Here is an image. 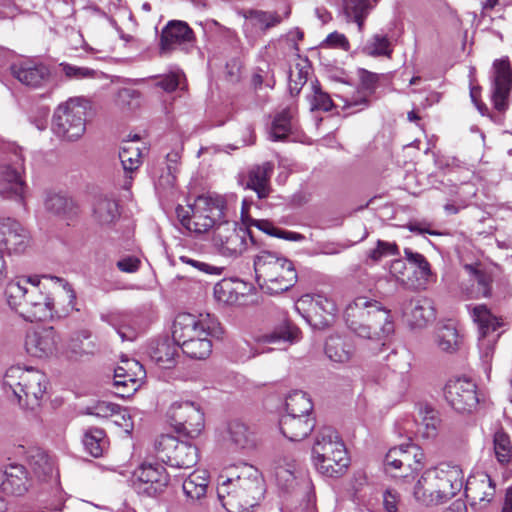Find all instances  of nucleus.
<instances>
[{"mask_svg":"<svg viewBox=\"0 0 512 512\" xmlns=\"http://www.w3.org/2000/svg\"><path fill=\"white\" fill-rule=\"evenodd\" d=\"M464 269L470 276V281H472V285H476V290L471 293L472 298H487L491 296L492 291V276L481 269H478L477 266L472 264H466Z\"/></svg>","mask_w":512,"mask_h":512,"instance_id":"nucleus-44","label":"nucleus"},{"mask_svg":"<svg viewBox=\"0 0 512 512\" xmlns=\"http://www.w3.org/2000/svg\"><path fill=\"white\" fill-rule=\"evenodd\" d=\"M239 14L245 19L243 29L246 34H253L258 31L265 32L281 23L282 20L276 12L262 10H241Z\"/></svg>","mask_w":512,"mask_h":512,"instance_id":"nucleus-32","label":"nucleus"},{"mask_svg":"<svg viewBox=\"0 0 512 512\" xmlns=\"http://www.w3.org/2000/svg\"><path fill=\"white\" fill-rule=\"evenodd\" d=\"M390 255H399L398 246L395 243L378 240L376 247L370 250L368 256L374 262H378L383 257Z\"/></svg>","mask_w":512,"mask_h":512,"instance_id":"nucleus-57","label":"nucleus"},{"mask_svg":"<svg viewBox=\"0 0 512 512\" xmlns=\"http://www.w3.org/2000/svg\"><path fill=\"white\" fill-rule=\"evenodd\" d=\"M223 334L218 319L210 314L193 315L180 313L176 316L173 328V340L182 352L193 359H205L212 352L211 338Z\"/></svg>","mask_w":512,"mask_h":512,"instance_id":"nucleus-1","label":"nucleus"},{"mask_svg":"<svg viewBox=\"0 0 512 512\" xmlns=\"http://www.w3.org/2000/svg\"><path fill=\"white\" fill-rule=\"evenodd\" d=\"M33 485L25 466L17 463L4 465L0 471V490L11 496H23Z\"/></svg>","mask_w":512,"mask_h":512,"instance_id":"nucleus-21","label":"nucleus"},{"mask_svg":"<svg viewBox=\"0 0 512 512\" xmlns=\"http://www.w3.org/2000/svg\"><path fill=\"white\" fill-rule=\"evenodd\" d=\"M374 9L371 0H341L339 15L346 23H354L360 33L365 29V21Z\"/></svg>","mask_w":512,"mask_h":512,"instance_id":"nucleus-31","label":"nucleus"},{"mask_svg":"<svg viewBox=\"0 0 512 512\" xmlns=\"http://www.w3.org/2000/svg\"><path fill=\"white\" fill-rule=\"evenodd\" d=\"M493 449L499 464L507 465L512 460V443L510 436L503 430H497L493 435Z\"/></svg>","mask_w":512,"mask_h":512,"instance_id":"nucleus-50","label":"nucleus"},{"mask_svg":"<svg viewBox=\"0 0 512 512\" xmlns=\"http://www.w3.org/2000/svg\"><path fill=\"white\" fill-rule=\"evenodd\" d=\"M90 335L88 332L83 331L72 337L67 345L68 351L72 356L81 357L93 352L95 345L89 341Z\"/></svg>","mask_w":512,"mask_h":512,"instance_id":"nucleus-54","label":"nucleus"},{"mask_svg":"<svg viewBox=\"0 0 512 512\" xmlns=\"http://www.w3.org/2000/svg\"><path fill=\"white\" fill-rule=\"evenodd\" d=\"M212 241L221 255L238 257L247 250L249 242L254 243V237L247 227L225 219L213 230Z\"/></svg>","mask_w":512,"mask_h":512,"instance_id":"nucleus-12","label":"nucleus"},{"mask_svg":"<svg viewBox=\"0 0 512 512\" xmlns=\"http://www.w3.org/2000/svg\"><path fill=\"white\" fill-rule=\"evenodd\" d=\"M180 84L179 73H169L159 77L156 81V86L163 89L165 92L175 91Z\"/></svg>","mask_w":512,"mask_h":512,"instance_id":"nucleus-62","label":"nucleus"},{"mask_svg":"<svg viewBox=\"0 0 512 512\" xmlns=\"http://www.w3.org/2000/svg\"><path fill=\"white\" fill-rule=\"evenodd\" d=\"M208 484L209 473L206 470H196L184 480L182 488L187 499L195 502L206 496Z\"/></svg>","mask_w":512,"mask_h":512,"instance_id":"nucleus-42","label":"nucleus"},{"mask_svg":"<svg viewBox=\"0 0 512 512\" xmlns=\"http://www.w3.org/2000/svg\"><path fill=\"white\" fill-rule=\"evenodd\" d=\"M300 301L309 304L310 310L321 318L320 324L323 325H328L337 312L335 302L324 295H305Z\"/></svg>","mask_w":512,"mask_h":512,"instance_id":"nucleus-41","label":"nucleus"},{"mask_svg":"<svg viewBox=\"0 0 512 512\" xmlns=\"http://www.w3.org/2000/svg\"><path fill=\"white\" fill-rule=\"evenodd\" d=\"M106 444L105 432L102 429H90L84 434L83 445L85 450L95 458L102 456Z\"/></svg>","mask_w":512,"mask_h":512,"instance_id":"nucleus-51","label":"nucleus"},{"mask_svg":"<svg viewBox=\"0 0 512 512\" xmlns=\"http://www.w3.org/2000/svg\"><path fill=\"white\" fill-rule=\"evenodd\" d=\"M301 335L300 329L288 320L276 326L273 330L262 333L256 337L259 344H271L279 346L293 344L299 341Z\"/></svg>","mask_w":512,"mask_h":512,"instance_id":"nucleus-33","label":"nucleus"},{"mask_svg":"<svg viewBox=\"0 0 512 512\" xmlns=\"http://www.w3.org/2000/svg\"><path fill=\"white\" fill-rule=\"evenodd\" d=\"M139 139L140 137L138 135H134L131 140L123 141L120 147L119 159L126 174H132L141 165V150L134 143L139 141ZM131 182L132 176H126L124 187L128 189L131 185Z\"/></svg>","mask_w":512,"mask_h":512,"instance_id":"nucleus-36","label":"nucleus"},{"mask_svg":"<svg viewBox=\"0 0 512 512\" xmlns=\"http://www.w3.org/2000/svg\"><path fill=\"white\" fill-rule=\"evenodd\" d=\"M30 245L29 232L14 219L12 223L11 233L7 238V248L5 252L9 254H21L26 251Z\"/></svg>","mask_w":512,"mask_h":512,"instance_id":"nucleus-47","label":"nucleus"},{"mask_svg":"<svg viewBox=\"0 0 512 512\" xmlns=\"http://www.w3.org/2000/svg\"><path fill=\"white\" fill-rule=\"evenodd\" d=\"M286 414L311 416L313 404L307 393L296 390L291 392L285 402Z\"/></svg>","mask_w":512,"mask_h":512,"instance_id":"nucleus-48","label":"nucleus"},{"mask_svg":"<svg viewBox=\"0 0 512 512\" xmlns=\"http://www.w3.org/2000/svg\"><path fill=\"white\" fill-rule=\"evenodd\" d=\"M279 426L282 434L290 441L305 439L315 427V419L312 416L299 414H284L281 416Z\"/></svg>","mask_w":512,"mask_h":512,"instance_id":"nucleus-27","label":"nucleus"},{"mask_svg":"<svg viewBox=\"0 0 512 512\" xmlns=\"http://www.w3.org/2000/svg\"><path fill=\"white\" fill-rule=\"evenodd\" d=\"M228 434L230 443L236 449L246 452L255 450L260 442L255 429L240 421H232L229 423Z\"/></svg>","mask_w":512,"mask_h":512,"instance_id":"nucleus-35","label":"nucleus"},{"mask_svg":"<svg viewBox=\"0 0 512 512\" xmlns=\"http://www.w3.org/2000/svg\"><path fill=\"white\" fill-rule=\"evenodd\" d=\"M155 449L158 458L171 467L188 469L198 461L195 445L171 435H161L155 442Z\"/></svg>","mask_w":512,"mask_h":512,"instance_id":"nucleus-13","label":"nucleus"},{"mask_svg":"<svg viewBox=\"0 0 512 512\" xmlns=\"http://www.w3.org/2000/svg\"><path fill=\"white\" fill-rule=\"evenodd\" d=\"M472 317L478 324L480 332V358L482 363L489 369L494 355L495 344L499 337V335H494L493 333L500 327L501 323L485 305L475 306L472 309Z\"/></svg>","mask_w":512,"mask_h":512,"instance_id":"nucleus-16","label":"nucleus"},{"mask_svg":"<svg viewBox=\"0 0 512 512\" xmlns=\"http://www.w3.org/2000/svg\"><path fill=\"white\" fill-rule=\"evenodd\" d=\"M180 347L174 342H159L151 351V358L162 368L170 369L176 364V356Z\"/></svg>","mask_w":512,"mask_h":512,"instance_id":"nucleus-46","label":"nucleus"},{"mask_svg":"<svg viewBox=\"0 0 512 512\" xmlns=\"http://www.w3.org/2000/svg\"><path fill=\"white\" fill-rule=\"evenodd\" d=\"M385 471L394 478L414 479L424 467V453L415 444L408 443L391 448L384 459Z\"/></svg>","mask_w":512,"mask_h":512,"instance_id":"nucleus-11","label":"nucleus"},{"mask_svg":"<svg viewBox=\"0 0 512 512\" xmlns=\"http://www.w3.org/2000/svg\"><path fill=\"white\" fill-rule=\"evenodd\" d=\"M140 93L132 88H122L117 93L116 102L121 108H131L138 104Z\"/></svg>","mask_w":512,"mask_h":512,"instance_id":"nucleus-59","label":"nucleus"},{"mask_svg":"<svg viewBox=\"0 0 512 512\" xmlns=\"http://www.w3.org/2000/svg\"><path fill=\"white\" fill-rule=\"evenodd\" d=\"M264 479L252 465H243L235 476L218 479L217 497L228 512H249L263 498Z\"/></svg>","mask_w":512,"mask_h":512,"instance_id":"nucleus-2","label":"nucleus"},{"mask_svg":"<svg viewBox=\"0 0 512 512\" xmlns=\"http://www.w3.org/2000/svg\"><path fill=\"white\" fill-rule=\"evenodd\" d=\"M324 43L327 47L339 48L344 51H348L350 48V44L347 37L344 34L339 33L337 31L330 33L326 37Z\"/></svg>","mask_w":512,"mask_h":512,"instance_id":"nucleus-63","label":"nucleus"},{"mask_svg":"<svg viewBox=\"0 0 512 512\" xmlns=\"http://www.w3.org/2000/svg\"><path fill=\"white\" fill-rule=\"evenodd\" d=\"M225 201L219 196H198L187 208L178 206L176 214L189 232L203 234L225 220Z\"/></svg>","mask_w":512,"mask_h":512,"instance_id":"nucleus-9","label":"nucleus"},{"mask_svg":"<svg viewBox=\"0 0 512 512\" xmlns=\"http://www.w3.org/2000/svg\"><path fill=\"white\" fill-rule=\"evenodd\" d=\"M120 217L119 206L115 199L98 197L93 205V219L100 226H111Z\"/></svg>","mask_w":512,"mask_h":512,"instance_id":"nucleus-40","label":"nucleus"},{"mask_svg":"<svg viewBox=\"0 0 512 512\" xmlns=\"http://www.w3.org/2000/svg\"><path fill=\"white\" fill-rule=\"evenodd\" d=\"M255 280L260 289L269 295L290 290L298 281L294 263L272 251L262 250L253 260Z\"/></svg>","mask_w":512,"mask_h":512,"instance_id":"nucleus-6","label":"nucleus"},{"mask_svg":"<svg viewBox=\"0 0 512 512\" xmlns=\"http://www.w3.org/2000/svg\"><path fill=\"white\" fill-rule=\"evenodd\" d=\"M168 416L176 431L191 439L197 437L204 428V413L194 402L173 403Z\"/></svg>","mask_w":512,"mask_h":512,"instance_id":"nucleus-15","label":"nucleus"},{"mask_svg":"<svg viewBox=\"0 0 512 512\" xmlns=\"http://www.w3.org/2000/svg\"><path fill=\"white\" fill-rule=\"evenodd\" d=\"M273 473L278 487L284 491H290L299 485L297 482V463L290 456L277 458L273 464ZM300 485L304 489H310L311 483L308 479H301Z\"/></svg>","mask_w":512,"mask_h":512,"instance_id":"nucleus-25","label":"nucleus"},{"mask_svg":"<svg viewBox=\"0 0 512 512\" xmlns=\"http://www.w3.org/2000/svg\"><path fill=\"white\" fill-rule=\"evenodd\" d=\"M405 259L415 267L416 279L407 282L410 287L414 289H426L433 274L431 266L427 259L420 253L414 252L410 248L404 249Z\"/></svg>","mask_w":512,"mask_h":512,"instance_id":"nucleus-37","label":"nucleus"},{"mask_svg":"<svg viewBox=\"0 0 512 512\" xmlns=\"http://www.w3.org/2000/svg\"><path fill=\"white\" fill-rule=\"evenodd\" d=\"M422 417L419 431L425 438H435L438 434V430L441 424L438 411L433 408L425 407L420 410Z\"/></svg>","mask_w":512,"mask_h":512,"instance_id":"nucleus-52","label":"nucleus"},{"mask_svg":"<svg viewBox=\"0 0 512 512\" xmlns=\"http://www.w3.org/2000/svg\"><path fill=\"white\" fill-rule=\"evenodd\" d=\"M27 463L39 482H47L58 477L54 457L41 448H32L28 451Z\"/></svg>","mask_w":512,"mask_h":512,"instance_id":"nucleus-26","label":"nucleus"},{"mask_svg":"<svg viewBox=\"0 0 512 512\" xmlns=\"http://www.w3.org/2000/svg\"><path fill=\"white\" fill-rule=\"evenodd\" d=\"M39 284L37 278L22 277L6 286L9 307L26 321H46L54 317V300L42 292Z\"/></svg>","mask_w":512,"mask_h":512,"instance_id":"nucleus-4","label":"nucleus"},{"mask_svg":"<svg viewBox=\"0 0 512 512\" xmlns=\"http://www.w3.org/2000/svg\"><path fill=\"white\" fill-rule=\"evenodd\" d=\"M496 484L486 472H476L468 477L465 484V496L471 507L484 509L493 501Z\"/></svg>","mask_w":512,"mask_h":512,"instance_id":"nucleus-20","label":"nucleus"},{"mask_svg":"<svg viewBox=\"0 0 512 512\" xmlns=\"http://www.w3.org/2000/svg\"><path fill=\"white\" fill-rule=\"evenodd\" d=\"M129 370H135L129 373L128 370L122 366H119L114 371V382L115 395L121 398H126L134 394L139 387V378L145 375L142 365L136 361H127Z\"/></svg>","mask_w":512,"mask_h":512,"instance_id":"nucleus-24","label":"nucleus"},{"mask_svg":"<svg viewBox=\"0 0 512 512\" xmlns=\"http://www.w3.org/2000/svg\"><path fill=\"white\" fill-rule=\"evenodd\" d=\"M462 342V336L451 323L439 326L435 332V343L442 352L455 353L461 348Z\"/></svg>","mask_w":512,"mask_h":512,"instance_id":"nucleus-43","label":"nucleus"},{"mask_svg":"<svg viewBox=\"0 0 512 512\" xmlns=\"http://www.w3.org/2000/svg\"><path fill=\"white\" fill-rule=\"evenodd\" d=\"M214 296L222 303L231 304L235 301V296L232 294V287L230 283L221 282L214 286Z\"/></svg>","mask_w":512,"mask_h":512,"instance_id":"nucleus-61","label":"nucleus"},{"mask_svg":"<svg viewBox=\"0 0 512 512\" xmlns=\"http://www.w3.org/2000/svg\"><path fill=\"white\" fill-rule=\"evenodd\" d=\"M102 321L112 326L122 339V341H133L136 336V330L128 323V316L120 313H112L101 316Z\"/></svg>","mask_w":512,"mask_h":512,"instance_id":"nucleus-49","label":"nucleus"},{"mask_svg":"<svg viewBox=\"0 0 512 512\" xmlns=\"http://www.w3.org/2000/svg\"><path fill=\"white\" fill-rule=\"evenodd\" d=\"M361 52L370 57L391 58L393 47L387 34L375 33L363 43Z\"/></svg>","mask_w":512,"mask_h":512,"instance_id":"nucleus-45","label":"nucleus"},{"mask_svg":"<svg viewBox=\"0 0 512 512\" xmlns=\"http://www.w3.org/2000/svg\"><path fill=\"white\" fill-rule=\"evenodd\" d=\"M86 411L89 415L99 418H109L119 411V405L106 401H98L94 405L87 407Z\"/></svg>","mask_w":512,"mask_h":512,"instance_id":"nucleus-58","label":"nucleus"},{"mask_svg":"<svg viewBox=\"0 0 512 512\" xmlns=\"http://www.w3.org/2000/svg\"><path fill=\"white\" fill-rule=\"evenodd\" d=\"M449 405L460 413L472 412L479 403L476 384L467 378L449 380L444 387Z\"/></svg>","mask_w":512,"mask_h":512,"instance_id":"nucleus-18","label":"nucleus"},{"mask_svg":"<svg viewBox=\"0 0 512 512\" xmlns=\"http://www.w3.org/2000/svg\"><path fill=\"white\" fill-rule=\"evenodd\" d=\"M312 459L315 468L328 477L343 475L350 463L345 445L332 427H323L317 432Z\"/></svg>","mask_w":512,"mask_h":512,"instance_id":"nucleus-8","label":"nucleus"},{"mask_svg":"<svg viewBox=\"0 0 512 512\" xmlns=\"http://www.w3.org/2000/svg\"><path fill=\"white\" fill-rule=\"evenodd\" d=\"M491 77L494 108L503 112L508 108V97L512 88V69L508 57L493 62Z\"/></svg>","mask_w":512,"mask_h":512,"instance_id":"nucleus-19","label":"nucleus"},{"mask_svg":"<svg viewBox=\"0 0 512 512\" xmlns=\"http://www.w3.org/2000/svg\"><path fill=\"white\" fill-rule=\"evenodd\" d=\"M296 109L287 107L277 112L270 127V137L273 141L286 139L296 129Z\"/></svg>","mask_w":512,"mask_h":512,"instance_id":"nucleus-39","label":"nucleus"},{"mask_svg":"<svg viewBox=\"0 0 512 512\" xmlns=\"http://www.w3.org/2000/svg\"><path fill=\"white\" fill-rule=\"evenodd\" d=\"M47 383L46 375L35 368L11 366L3 376L2 388L21 407L34 409L39 406Z\"/></svg>","mask_w":512,"mask_h":512,"instance_id":"nucleus-7","label":"nucleus"},{"mask_svg":"<svg viewBox=\"0 0 512 512\" xmlns=\"http://www.w3.org/2000/svg\"><path fill=\"white\" fill-rule=\"evenodd\" d=\"M344 319L354 334L365 339L380 340L394 331L390 312L380 302L366 296H358L348 303Z\"/></svg>","mask_w":512,"mask_h":512,"instance_id":"nucleus-3","label":"nucleus"},{"mask_svg":"<svg viewBox=\"0 0 512 512\" xmlns=\"http://www.w3.org/2000/svg\"><path fill=\"white\" fill-rule=\"evenodd\" d=\"M359 87L357 93L345 100V108L359 107L360 111L370 105L369 97L375 92L379 76L365 69L358 71Z\"/></svg>","mask_w":512,"mask_h":512,"instance_id":"nucleus-28","label":"nucleus"},{"mask_svg":"<svg viewBox=\"0 0 512 512\" xmlns=\"http://www.w3.org/2000/svg\"><path fill=\"white\" fill-rule=\"evenodd\" d=\"M464 474L459 465L441 463L425 471L414 487L415 499L433 506L447 502L463 488Z\"/></svg>","mask_w":512,"mask_h":512,"instance_id":"nucleus-5","label":"nucleus"},{"mask_svg":"<svg viewBox=\"0 0 512 512\" xmlns=\"http://www.w3.org/2000/svg\"><path fill=\"white\" fill-rule=\"evenodd\" d=\"M44 204L47 211L59 216L70 214L74 208L72 200L52 192L47 193Z\"/></svg>","mask_w":512,"mask_h":512,"instance_id":"nucleus-53","label":"nucleus"},{"mask_svg":"<svg viewBox=\"0 0 512 512\" xmlns=\"http://www.w3.org/2000/svg\"><path fill=\"white\" fill-rule=\"evenodd\" d=\"M273 173V164L265 162L252 167L247 173L246 189L256 192L259 199H265L271 193L270 178Z\"/></svg>","mask_w":512,"mask_h":512,"instance_id":"nucleus-34","label":"nucleus"},{"mask_svg":"<svg viewBox=\"0 0 512 512\" xmlns=\"http://www.w3.org/2000/svg\"><path fill=\"white\" fill-rule=\"evenodd\" d=\"M312 91L313 93L308 97L312 111L320 110L328 112L334 107V103L330 96L326 92H323L318 85L313 84Z\"/></svg>","mask_w":512,"mask_h":512,"instance_id":"nucleus-56","label":"nucleus"},{"mask_svg":"<svg viewBox=\"0 0 512 512\" xmlns=\"http://www.w3.org/2000/svg\"><path fill=\"white\" fill-rule=\"evenodd\" d=\"M61 72L69 80L94 79L98 76V71L88 67L76 66L67 62L59 64Z\"/></svg>","mask_w":512,"mask_h":512,"instance_id":"nucleus-55","label":"nucleus"},{"mask_svg":"<svg viewBox=\"0 0 512 512\" xmlns=\"http://www.w3.org/2000/svg\"><path fill=\"white\" fill-rule=\"evenodd\" d=\"M59 336L53 327H45L27 333L25 338L26 352L36 358L51 356L57 348Z\"/></svg>","mask_w":512,"mask_h":512,"instance_id":"nucleus-23","label":"nucleus"},{"mask_svg":"<svg viewBox=\"0 0 512 512\" xmlns=\"http://www.w3.org/2000/svg\"><path fill=\"white\" fill-rule=\"evenodd\" d=\"M87 107L88 102L82 98H70L60 104L53 116L55 134L68 141L82 137L86 131Z\"/></svg>","mask_w":512,"mask_h":512,"instance_id":"nucleus-10","label":"nucleus"},{"mask_svg":"<svg viewBox=\"0 0 512 512\" xmlns=\"http://www.w3.org/2000/svg\"><path fill=\"white\" fill-rule=\"evenodd\" d=\"M24 158L20 149L14 150L9 160L0 165V195L4 198L23 201L25 182Z\"/></svg>","mask_w":512,"mask_h":512,"instance_id":"nucleus-14","label":"nucleus"},{"mask_svg":"<svg viewBox=\"0 0 512 512\" xmlns=\"http://www.w3.org/2000/svg\"><path fill=\"white\" fill-rule=\"evenodd\" d=\"M168 483L169 475L158 463H143L133 472L132 486L138 494L156 496L166 488Z\"/></svg>","mask_w":512,"mask_h":512,"instance_id":"nucleus-17","label":"nucleus"},{"mask_svg":"<svg viewBox=\"0 0 512 512\" xmlns=\"http://www.w3.org/2000/svg\"><path fill=\"white\" fill-rule=\"evenodd\" d=\"M400 502L399 494L394 490H386L383 493L384 512H399L398 505Z\"/></svg>","mask_w":512,"mask_h":512,"instance_id":"nucleus-64","label":"nucleus"},{"mask_svg":"<svg viewBox=\"0 0 512 512\" xmlns=\"http://www.w3.org/2000/svg\"><path fill=\"white\" fill-rule=\"evenodd\" d=\"M404 314L410 325L418 328L426 326L429 321L435 318L432 301L425 297L412 299Z\"/></svg>","mask_w":512,"mask_h":512,"instance_id":"nucleus-38","label":"nucleus"},{"mask_svg":"<svg viewBox=\"0 0 512 512\" xmlns=\"http://www.w3.org/2000/svg\"><path fill=\"white\" fill-rule=\"evenodd\" d=\"M12 75L22 84L30 87H40L49 78V69L43 64L21 62L11 65Z\"/></svg>","mask_w":512,"mask_h":512,"instance_id":"nucleus-30","label":"nucleus"},{"mask_svg":"<svg viewBox=\"0 0 512 512\" xmlns=\"http://www.w3.org/2000/svg\"><path fill=\"white\" fill-rule=\"evenodd\" d=\"M194 42V32L184 21L171 20L162 29L160 37L162 52H169L178 47L188 49L193 46Z\"/></svg>","mask_w":512,"mask_h":512,"instance_id":"nucleus-22","label":"nucleus"},{"mask_svg":"<svg viewBox=\"0 0 512 512\" xmlns=\"http://www.w3.org/2000/svg\"><path fill=\"white\" fill-rule=\"evenodd\" d=\"M296 73L291 72L289 76V90L292 95H298L307 82L308 71L296 67Z\"/></svg>","mask_w":512,"mask_h":512,"instance_id":"nucleus-60","label":"nucleus"},{"mask_svg":"<svg viewBox=\"0 0 512 512\" xmlns=\"http://www.w3.org/2000/svg\"><path fill=\"white\" fill-rule=\"evenodd\" d=\"M324 352L331 362L347 364L353 359L356 349L350 337L334 334L326 339Z\"/></svg>","mask_w":512,"mask_h":512,"instance_id":"nucleus-29","label":"nucleus"}]
</instances>
